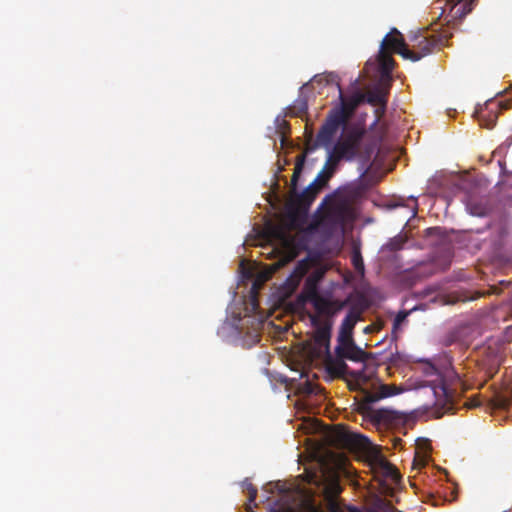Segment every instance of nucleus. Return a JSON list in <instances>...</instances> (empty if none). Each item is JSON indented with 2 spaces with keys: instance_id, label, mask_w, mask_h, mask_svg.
<instances>
[{
  "instance_id": "aec40b11",
  "label": "nucleus",
  "mask_w": 512,
  "mask_h": 512,
  "mask_svg": "<svg viewBox=\"0 0 512 512\" xmlns=\"http://www.w3.org/2000/svg\"><path fill=\"white\" fill-rule=\"evenodd\" d=\"M327 371L333 377H343L348 372V365L344 358H329L326 363Z\"/></svg>"
},
{
  "instance_id": "ddd939ff",
  "label": "nucleus",
  "mask_w": 512,
  "mask_h": 512,
  "mask_svg": "<svg viewBox=\"0 0 512 512\" xmlns=\"http://www.w3.org/2000/svg\"><path fill=\"white\" fill-rule=\"evenodd\" d=\"M315 328L314 342L319 348L329 349L333 322L330 319H321L319 316H309Z\"/></svg>"
},
{
  "instance_id": "7c9ffc66",
  "label": "nucleus",
  "mask_w": 512,
  "mask_h": 512,
  "mask_svg": "<svg viewBox=\"0 0 512 512\" xmlns=\"http://www.w3.org/2000/svg\"><path fill=\"white\" fill-rule=\"evenodd\" d=\"M439 232H440V228L439 227H433V228L427 229V233L428 234H438Z\"/></svg>"
},
{
  "instance_id": "f3484780",
  "label": "nucleus",
  "mask_w": 512,
  "mask_h": 512,
  "mask_svg": "<svg viewBox=\"0 0 512 512\" xmlns=\"http://www.w3.org/2000/svg\"><path fill=\"white\" fill-rule=\"evenodd\" d=\"M362 314V310L358 309L357 307H352L348 311L347 315L343 319L340 327V333L338 337V341L340 340H348L353 339L352 333L353 329L357 323V321L360 319Z\"/></svg>"
},
{
  "instance_id": "c756f323",
  "label": "nucleus",
  "mask_w": 512,
  "mask_h": 512,
  "mask_svg": "<svg viewBox=\"0 0 512 512\" xmlns=\"http://www.w3.org/2000/svg\"><path fill=\"white\" fill-rule=\"evenodd\" d=\"M246 489L248 490L249 493V501H255L257 497V489L251 483L246 484Z\"/></svg>"
},
{
  "instance_id": "6ab92c4d",
  "label": "nucleus",
  "mask_w": 512,
  "mask_h": 512,
  "mask_svg": "<svg viewBox=\"0 0 512 512\" xmlns=\"http://www.w3.org/2000/svg\"><path fill=\"white\" fill-rule=\"evenodd\" d=\"M329 155L327 158V161L323 167V169L318 173V175H321V180L327 184L329 179L333 176L335 169L339 163L340 160L343 158L337 157V151L334 148H330Z\"/></svg>"
},
{
  "instance_id": "423d86ee",
  "label": "nucleus",
  "mask_w": 512,
  "mask_h": 512,
  "mask_svg": "<svg viewBox=\"0 0 512 512\" xmlns=\"http://www.w3.org/2000/svg\"><path fill=\"white\" fill-rule=\"evenodd\" d=\"M334 85L339 91L340 106L331 111H341L345 116V122L353 115L356 108L364 101L365 96L360 92H355L350 96H345L342 92L339 77L335 73H324L315 75L311 80V84Z\"/></svg>"
},
{
  "instance_id": "1a4fd4ad",
  "label": "nucleus",
  "mask_w": 512,
  "mask_h": 512,
  "mask_svg": "<svg viewBox=\"0 0 512 512\" xmlns=\"http://www.w3.org/2000/svg\"><path fill=\"white\" fill-rule=\"evenodd\" d=\"M364 132L361 130H352L345 137L339 140L333 148L337 151L338 158L345 160H353L357 157L361 150Z\"/></svg>"
},
{
  "instance_id": "b1692460",
  "label": "nucleus",
  "mask_w": 512,
  "mask_h": 512,
  "mask_svg": "<svg viewBox=\"0 0 512 512\" xmlns=\"http://www.w3.org/2000/svg\"><path fill=\"white\" fill-rule=\"evenodd\" d=\"M351 261L355 270L359 273L364 272V262L361 255V251L358 247H354L351 254Z\"/></svg>"
},
{
  "instance_id": "2eb2a0df",
  "label": "nucleus",
  "mask_w": 512,
  "mask_h": 512,
  "mask_svg": "<svg viewBox=\"0 0 512 512\" xmlns=\"http://www.w3.org/2000/svg\"><path fill=\"white\" fill-rule=\"evenodd\" d=\"M433 392L436 398L435 405L443 410L442 414L448 413L454 409L455 403L453 393L448 389L443 381H440L433 387Z\"/></svg>"
},
{
  "instance_id": "dca6fc26",
  "label": "nucleus",
  "mask_w": 512,
  "mask_h": 512,
  "mask_svg": "<svg viewBox=\"0 0 512 512\" xmlns=\"http://www.w3.org/2000/svg\"><path fill=\"white\" fill-rule=\"evenodd\" d=\"M351 215L352 209L346 202L332 204L326 210L327 219L338 225H344Z\"/></svg>"
},
{
  "instance_id": "6e6552de",
  "label": "nucleus",
  "mask_w": 512,
  "mask_h": 512,
  "mask_svg": "<svg viewBox=\"0 0 512 512\" xmlns=\"http://www.w3.org/2000/svg\"><path fill=\"white\" fill-rule=\"evenodd\" d=\"M332 441L338 448L350 452H364L372 445L367 437L351 432L344 427H338L334 431Z\"/></svg>"
},
{
  "instance_id": "393cba45",
  "label": "nucleus",
  "mask_w": 512,
  "mask_h": 512,
  "mask_svg": "<svg viewBox=\"0 0 512 512\" xmlns=\"http://www.w3.org/2000/svg\"><path fill=\"white\" fill-rule=\"evenodd\" d=\"M367 102L373 105H385L386 96L382 91L370 92L367 96Z\"/></svg>"
},
{
  "instance_id": "f8f14e48",
  "label": "nucleus",
  "mask_w": 512,
  "mask_h": 512,
  "mask_svg": "<svg viewBox=\"0 0 512 512\" xmlns=\"http://www.w3.org/2000/svg\"><path fill=\"white\" fill-rule=\"evenodd\" d=\"M412 49H409L408 60L416 62L423 57L432 53L433 49L438 45V39L435 36L415 35L412 38Z\"/></svg>"
},
{
  "instance_id": "4be33fe9",
  "label": "nucleus",
  "mask_w": 512,
  "mask_h": 512,
  "mask_svg": "<svg viewBox=\"0 0 512 512\" xmlns=\"http://www.w3.org/2000/svg\"><path fill=\"white\" fill-rule=\"evenodd\" d=\"M304 163H305V155L302 154L297 157V160L295 163L294 172H293V175L291 178V183H290V191L291 192H295V190L297 189L298 180L302 173Z\"/></svg>"
},
{
  "instance_id": "20e7f679",
  "label": "nucleus",
  "mask_w": 512,
  "mask_h": 512,
  "mask_svg": "<svg viewBox=\"0 0 512 512\" xmlns=\"http://www.w3.org/2000/svg\"><path fill=\"white\" fill-rule=\"evenodd\" d=\"M320 278L318 276H310L307 278L304 286V295L314 307L316 313L309 316H319L321 319H330L340 312L344 307V302L338 300H330L318 292L317 282Z\"/></svg>"
},
{
  "instance_id": "9d476101",
  "label": "nucleus",
  "mask_w": 512,
  "mask_h": 512,
  "mask_svg": "<svg viewBox=\"0 0 512 512\" xmlns=\"http://www.w3.org/2000/svg\"><path fill=\"white\" fill-rule=\"evenodd\" d=\"M510 105V101L491 99L477 109L475 114L481 126L491 129L495 126L500 112L507 110Z\"/></svg>"
},
{
  "instance_id": "c85d7f7f",
  "label": "nucleus",
  "mask_w": 512,
  "mask_h": 512,
  "mask_svg": "<svg viewBox=\"0 0 512 512\" xmlns=\"http://www.w3.org/2000/svg\"><path fill=\"white\" fill-rule=\"evenodd\" d=\"M408 316V312L406 311H400L395 319H394V322H393V328L396 329L398 326L401 325V323L406 319V317Z\"/></svg>"
},
{
  "instance_id": "a878e982",
  "label": "nucleus",
  "mask_w": 512,
  "mask_h": 512,
  "mask_svg": "<svg viewBox=\"0 0 512 512\" xmlns=\"http://www.w3.org/2000/svg\"><path fill=\"white\" fill-rule=\"evenodd\" d=\"M427 463H428V456L424 453L416 452L414 459H413L412 468L420 469L422 467H425Z\"/></svg>"
},
{
  "instance_id": "cd10ccee",
  "label": "nucleus",
  "mask_w": 512,
  "mask_h": 512,
  "mask_svg": "<svg viewBox=\"0 0 512 512\" xmlns=\"http://www.w3.org/2000/svg\"><path fill=\"white\" fill-rule=\"evenodd\" d=\"M403 239L402 238H393L390 240V242L388 243V247L391 249V250H399L402 248L403 246Z\"/></svg>"
},
{
  "instance_id": "0eeeda50",
  "label": "nucleus",
  "mask_w": 512,
  "mask_h": 512,
  "mask_svg": "<svg viewBox=\"0 0 512 512\" xmlns=\"http://www.w3.org/2000/svg\"><path fill=\"white\" fill-rule=\"evenodd\" d=\"M345 124V116L341 111H330L317 133L315 142L307 150L313 151L318 147L330 149L336 134Z\"/></svg>"
},
{
  "instance_id": "5701e85b",
  "label": "nucleus",
  "mask_w": 512,
  "mask_h": 512,
  "mask_svg": "<svg viewBox=\"0 0 512 512\" xmlns=\"http://www.w3.org/2000/svg\"><path fill=\"white\" fill-rule=\"evenodd\" d=\"M370 417L377 423H386L393 419L392 411L388 409H377L370 411Z\"/></svg>"
},
{
  "instance_id": "bb28decb",
  "label": "nucleus",
  "mask_w": 512,
  "mask_h": 512,
  "mask_svg": "<svg viewBox=\"0 0 512 512\" xmlns=\"http://www.w3.org/2000/svg\"><path fill=\"white\" fill-rule=\"evenodd\" d=\"M294 108H297L301 113L306 112L308 109V104L305 97L300 95L299 98L295 101Z\"/></svg>"
},
{
  "instance_id": "412c9836",
  "label": "nucleus",
  "mask_w": 512,
  "mask_h": 512,
  "mask_svg": "<svg viewBox=\"0 0 512 512\" xmlns=\"http://www.w3.org/2000/svg\"><path fill=\"white\" fill-rule=\"evenodd\" d=\"M397 394V389L396 387L394 386H390V385H387V384H383L380 386V389L378 392L376 393H373V394H369L367 397H366V401L368 403H374L380 399H383V398H386V397H390V396H393Z\"/></svg>"
},
{
  "instance_id": "7ed1b4c3",
  "label": "nucleus",
  "mask_w": 512,
  "mask_h": 512,
  "mask_svg": "<svg viewBox=\"0 0 512 512\" xmlns=\"http://www.w3.org/2000/svg\"><path fill=\"white\" fill-rule=\"evenodd\" d=\"M308 482L322 489L326 512H344L338 500L342 487L337 472L321 470L319 475L316 473L308 475Z\"/></svg>"
},
{
  "instance_id": "39448f33",
  "label": "nucleus",
  "mask_w": 512,
  "mask_h": 512,
  "mask_svg": "<svg viewBox=\"0 0 512 512\" xmlns=\"http://www.w3.org/2000/svg\"><path fill=\"white\" fill-rule=\"evenodd\" d=\"M336 354L340 358L348 359L354 362H362L364 366L361 370L354 371L351 376L358 381L368 382L375 373V368L366 363L369 354L356 346L353 339L340 340L336 347Z\"/></svg>"
},
{
  "instance_id": "4468645a",
  "label": "nucleus",
  "mask_w": 512,
  "mask_h": 512,
  "mask_svg": "<svg viewBox=\"0 0 512 512\" xmlns=\"http://www.w3.org/2000/svg\"><path fill=\"white\" fill-rule=\"evenodd\" d=\"M485 230H491L490 240L495 247L503 245L504 240L509 234V226L505 219L499 218L486 225L484 228L477 229L476 233H483Z\"/></svg>"
},
{
  "instance_id": "f257e3e1",
  "label": "nucleus",
  "mask_w": 512,
  "mask_h": 512,
  "mask_svg": "<svg viewBox=\"0 0 512 512\" xmlns=\"http://www.w3.org/2000/svg\"><path fill=\"white\" fill-rule=\"evenodd\" d=\"M392 53H397L404 59L410 56L403 35L396 28H392L382 40L376 59L366 62L365 73L368 76L375 73V77L378 76L382 83H389L392 80L391 74L395 66Z\"/></svg>"
},
{
  "instance_id": "2f4dec72",
  "label": "nucleus",
  "mask_w": 512,
  "mask_h": 512,
  "mask_svg": "<svg viewBox=\"0 0 512 512\" xmlns=\"http://www.w3.org/2000/svg\"><path fill=\"white\" fill-rule=\"evenodd\" d=\"M373 330H374V327L372 325H369V326L365 327L364 332L365 333H370Z\"/></svg>"
},
{
  "instance_id": "a211bd4d",
  "label": "nucleus",
  "mask_w": 512,
  "mask_h": 512,
  "mask_svg": "<svg viewBox=\"0 0 512 512\" xmlns=\"http://www.w3.org/2000/svg\"><path fill=\"white\" fill-rule=\"evenodd\" d=\"M464 203L467 211L472 216L483 217L491 211V206L485 197H476L470 194L466 196Z\"/></svg>"
},
{
  "instance_id": "9b49d317",
  "label": "nucleus",
  "mask_w": 512,
  "mask_h": 512,
  "mask_svg": "<svg viewBox=\"0 0 512 512\" xmlns=\"http://www.w3.org/2000/svg\"><path fill=\"white\" fill-rule=\"evenodd\" d=\"M372 471L374 479L383 490L391 489V486L401 479L396 467L384 459H376L372 464Z\"/></svg>"
},
{
  "instance_id": "f03ea898",
  "label": "nucleus",
  "mask_w": 512,
  "mask_h": 512,
  "mask_svg": "<svg viewBox=\"0 0 512 512\" xmlns=\"http://www.w3.org/2000/svg\"><path fill=\"white\" fill-rule=\"evenodd\" d=\"M321 175H317L316 178L309 186L301 193L291 192V198L287 204L286 216L289 219L291 225H293L298 219L305 218L310 206L316 199L320 190L326 186V183L321 180Z\"/></svg>"
}]
</instances>
